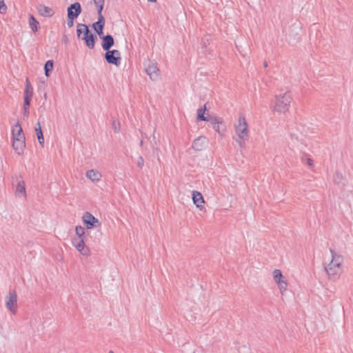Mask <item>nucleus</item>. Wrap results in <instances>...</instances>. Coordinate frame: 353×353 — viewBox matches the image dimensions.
<instances>
[{"label":"nucleus","instance_id":"ea45409f","mask_svg":"<svg viewBox=\"0 0 353 353\" xmlns=\"http://www.w3.org/2000/svg\"><path fill=\"white\" fill-rule=\"evenodd\" d=\"M150 2H155L157 0H148Z\"/></svg>","mask_w":353,"mask_h":353},{"label":"nucleus","instance_id":"7c9ffc66","mask_svg":"<svg viewBox=\"0 0 353 353\" xmlns=\"http://www.w3.org/2000/svg\"><path fill=\"white\" fill-rule=\"evenodd\" d=\"M7 10V6L4 3V0H0V13L3 14Z\"/></svg>","mask_w":353,"mask_h":353},{"label":"nucleus","instance_id":"9d476101","mask_svg":"<svg viewBox=\"0 0 353 353\" xmlns=\"http://www.w3.org/2000/svg\"><path fill=\"white\" fill-rule=\"evenodd\" d=\"M17 296L15 291H10L6 296V307L13 314L17 311Z\"/></svg>","mask_w":353,"mask_h":353},{"label":"nucleus","instance_id":"58836bf2","mask_svg":"<svg viewBox=\"0 0 353 353\" xmlns=\"http://www.w3.org/2000/svg\"><path fill=\"white\" fill-rule=\"evenodd\" d=\"M263 65H264V67H268V63L266 61H265L263 63Z\"/></svg>","mask_w":353,"mask_h":353},{"label":"nucleus","instance_id":"5701e85b","mask_svg":"<svg viewBox=\"0 0 353 353\" xmlns=\"http://www.w3.org/2000/svg\"><path fill=\"white\" fill-rule=\"evenodd\" d=\"M205 110H206V105H204L203 108H201L197 110L196 119L198 121H207L208 115L207 116L205 115Z\"/></svg>","mask_w":353,"mask_h":353},{"label":"nucleus","instance_id":"393cba45","mask_svg":"<svg viewBox=\"0 0 353 353\" xmlns=\"http://www.w3.org/2000/svg\"><path fill=\"white\" fill-rule=\"evenodd\" d=\"M53 65H54V63H53L52 60H48L46 61L45 66H44V70H45V74L47 77L50 76V72L52 70Z\"/></svg>","mask_w":353,"mask_h":353},{"label":"nucleus","instance_id":"c756f323","mask_svg":"<svg viewBox=\"0 0 353 353\" xmlns=\"http://www.w3.org/2000/svg\"><path fill=\"white\" fill-rule=\"evenodd\" d=\"M11 132H23L22 127L18 121L12 126Z\"/></svg>","mask_w":353,"mask_h":353},{"label":"nucleus","instance_id":"c9c22d12","mask_svg":"<svg viewBox=\"0 0 353 353\" xmlns=\"http://www.w3.org/2000/svg\"><path fill=\"white\" fill-rule=\"evenodd\" d=\"M112 125H113L114 131H117V123L115 121H114ZM117 125H119V123H118Z\"/></svg>","mask_w":353,"mask_h":353},{"label":"nucleus","instance_id":"72a5a7b5","mask_svg":"<svg viewBox=\"0 0 353 353\" xmlns=\"http://www.w3.org/2000/svg\"><path fill=\"white\" fill-rule=\"evenodd\" d=\"M137 165L139 168H142L144 165V159L142 157H139L137 159Z\"/></svg>","mask_w":353,"mask_h":353},{"label":"nucleus","instance_id":"423d86ee","mask_svg":"<svg viewBox=\"0 0 353 353\" xmlns=\"http://www.w3.org/2000/svg\"><path fill=\"white\" fill-rule=\"evenodd\" d=\"M12 147L18 154L23 153L26 147L25 134H12Z\"/></svg>","mask_w":353,"mask_h":353},{"label":"nucleus","instance_id":"2eb2a0df","mask_svg":"<svg viewBox=\"0 0 353 353\" xmlns=\"http://www.w3.org/2000/svg\"><path fill=\"white\" fill-rule=\"evenodd\" d=\"M192 201L196 206L202 210L204 208V199L201 192L194 190L192 191Z\"/></svg>","mask_w":353,"mask_h":353},{"label":"nucleus","instance_id":"f03ea898","mask_svg":"<svg viewBox=\"0 0 353 353\" xmlns=\"http://www.w3.org/2000/svg\"><path fill=\"white\" fill-rule=\"evenodd\" d=\"M292 101V97L290 91L277 93L272 101L271 109L273 112L285 114L288 112Z\"/></svg>","mask_w":353,"mask_h":353},{"label":"nucleus","instance_id":"aec40b11","mask_svg":"<svg viewBox=\"0 0 353 353\" xmlns=\"http://www.w3.org/2000/svg\"><path fill=\"white\" fill-rule=\"evenodd\" d=\"M25 182L20 181L18 182L16 188V195L19 197H26V187Z\"/></svg>","mask_w":353,"mask_h":353},{"label":"nucleus","instance_id":"1a4fd4ad","mask_svg":"<svg viewBox=\"0 0 353 353\" xmlns=\"http://www.w3.org/2000/svg\"><path fill=\"white\" fill-rule=\"evenodd\" d=\"M104 57L106 61L110 64H114L118 66L121 63V53L117 50H107Z\"/></svg>","mask_w":353,"mask_h":353},{"label":"nucleus","instance_id":"a878e982","mask_svg":"<svg viewBox=\"0 0 353 353\" xmlns=\"http://www.w3.org/2000/svg\"><path fill=\"white\" fill-rule=\"evenodd\" d=\"M75 233L77 234L76 238L84 239V236L85 234V228L81 225L76 226Z\"/></svg>","mask_w":353,"mask_h":353},{"label":"nucleus","instance_id":"9b49d317","mask_svg":"<svg viewBox=\"0 0 353 353\" xmlns=\"http://www.w3.org/2000/svg\"><path fill=\"white\" fill-rule=\"evenodd\" d=\"M82 220L87 229H92L94 227L100 225L99 220L88 212L83 214Z\"/></svg>","mask_w":353,"mask_h":353},{"label":"nucleus","instance_id":"cd10ccee","mask_svg":"<svg viewBox=\"0 0 353 353\" xmlns=\"http://www.w3.org/2000/svg\"><path fill=\"white\" fill-rule=\"evenodd\" d=\"M94 3L97 8V14H102V10L103 9V6L105 3V0H93Z\"/></svg>","mask_w":353,"mask_h":353},{"label":"nucleus","instance_id":"0eeeda50","mask_svg":"<svg viewBox=\"0 0 353 353\" xmlns=\"http://www.w3.org/2000/svg\"><path fill=\"white\" fill-rule=\"evenodd\" d=\"M207 121L209 122L212 129L216 132H220V131H225L226 130L223 120L221 117L208 114Z\"/></svg>","mask_w":353,"mask_h":353},{"label":"nucleus","instance_id":"bb28decb","mask_svg":"<svg viewBox=\"0 0 353 353\" xmlns=\"http://www.w3.org/2000/svg\"><path fill=\"white\" fill-rule=\"evenodd\" d=\"M301 159L303 163H307L310 168L314 167V161L311 158L308 157L307 154H303L301 156Z\"/></svg>","mask_w":353,"mask_h":353},{"label":"nucleus","instance_id":"4be33fe9","mask_svg":"<svg viewBox=\"0 0 353 353\" xmlns=\"http://www.w3.org/2000/svg\"><path fill=\"white\" fill-rule=\"evenodd\" d=\"M233 139L238 143L240 147H243L244 142L248 140V134H236Z\"/></svg>","mask_w":353,"mask_h":353},{"label":"nucleus","instance_id":"6ab92c4d","mask_svg":"<svg viewBox=\"0 0 353 353\" xmlns=\"http://www.w3.org/2000/svg\"><path fill=\"white\" fill-rule=\"evenodd\" d=\"M38 11L41 16L46 17H51L54 14V11L52 10V9L51 8L43 6V5H40L38 7Z\"/></svg>","mask_w":353,"mask_h":353},{"label":"nucleus","instance_id":"39448f33","mask_svg":"<svg viewBox=\"0 0 353 353\" xmlns=\"http://www.w3.org/2000/svg\"><path fill=\"white\" fill-rule=\"evenodd\" d=\"M33 96V87L28 79L26 80V88L24 90L23 115L27 116L29 113V107Z\"/></svg>","mask_w":353,"mask_h":353},{"label":"nucleus","instance_id":"f8f14e48","mask_svg":"<svg viewBox=\"0 0 353 353\" xmlns=\"http://www.w3.org/2000/svg\"><path fill=\"white\" fill-rule=\"evenodd\" d=\"M145 72L152 81H157L159 79L160 72L158 67L154 63H149L145 68Z\"/></svg>","mask_w":353,"mask_h":353},{"label":"nucleus","instance_id":"f3484780","mask_svg":"<svg viewBox=\"0 0 353 353\" xmlns=\"http://www.w3.org/2000/svg\"><path fill=\"white\" fill-rule=\"evenodd\" d=\"M101 38L102 39L101 46L104 50H109L114 46V41L112 35L107 34Z\"/></svg>","mask_w":353,"mask_h":353},{"label":"nucleus","instance_id":"a19ab883","mask_svg":"<svg viewBox=\"0 0 353 353\" xmlns=\"http://www.w3.org/2000/svg\"><path fill=\"white\" fill-rule=\"evenodd\" d=\"M108 353H114L113 351L110 350L108 352Z\"/></svg>","mask_w":353,"mask_h":353},{"label":"nucleus","instance_id":"b1692460","mask_svg":"<svg viewBox=\"0 0 353 353\" xmlns=\"http://www.w3.org/2000/svg\"><path fill=\"white\" fill-rule=\"evenodd\" d=\"M29 25L32 30L34 32L38 30L39 27V23L32 15L30 16Z\"/></svg>","mask_w":353,"mask_h":353},{"label":"nucleus","instance_id":"412c9836","mask_svg":"<svg viewBox=\"0 0 353 353\" xmlns=\"http://www.w3.org/2000/svg\"><path fill=\"white\" fill-rule=\"evenodd\" d=\"M70 10L73 14H76L75 13L77 12V13H78V16H79L81 12V7L80 3L78 2H76V3L71 4L68 8V17H69Z\"/></svg>","mask_w":353,"mask_h":353},{"label":"nucleus","instance_id":"20e7f679","mask_svg":"<svg viewBox=\"0 0 353 353\" xmlns=\"http://www.w3.org/2000/svg\"><path fill=\"white\" fill-rule=\"evenodd\" d=\"M274 281L277 285L281 294H283L288 289V283L286 278L283 275L281 271L279 269H274L272 271Z\"/></svg>","mask_w":353,"mask_h":353},{"label":"nucleus","instance_id":"c85d7f7f","mask_svg":"<svg viewBox=\"0 0 353 353\" xmlns=\"http://www.w3.org/2000/svg\"><path fill=\"white\" fill-rule=\"evenodd\" d=\"M76 14H73L72 12L69 11V17L67 21V26L68 28H72L74 26V19L78 17V13H75Z\"/></svg>","mask_w":353,"mask_h":353},{"label":"nucleus","instance_id":"6e6552de","mask_svg":"<svg viewBox=\"0 0 353 353\" xmlns=\"http://www.w3.org/2000/svg\"><path fill=\"white\" fill-rule=\"evenodd\" d=\"M72 244L81 254L83 256H89L90 254V249L85 245L84 239L73 238Z\"/></svg>","mask_w":353,"mask_h":353},{"label":"nucleus","instance_id":"2f4dec72","mask_svg":"<svg viewBox=\"0 0 353 353\" xmlns=\"http://www.w3.org/2000/svg\"><path fill=\"white\" fill-rule=\"evenodd\" d=\"M343 179V175L341 173H336L334 176V181L335 183H340Z\"/></svg>","mask_w":353,"mask_h":353},{"label":"nucleus","instance_id":"f704fd0d","mask_svg":"<svg viewBox=\"0 0 353 353\" xmlns=\"http://www.w3.org/2000/svg\"><path fill=\"white\" fill-rule=\"evenodd\" d=\"M34 132H42L41 124L38 122L34 126Z\"/></svg>","mask_w":353,"mask_h":353},{"label":"nucleus","instance_id":"4c0bfd02","mask_svg":"<svg viewBox=\"0 0 353 353\" xmlns=\"http://www.w3.org/2000/svg\"><path fill=\"white\" fill-rule=\"evenodd\" d=\"M292 140H294V139H296H296H297V137H295V136H294V135H292Z\"/></svg>","mask_w":353,"mask_h":353},{"label":"nucleus","instance_id":"473e14b6","mask_svg":"<svg viewBox=\"0 0 353 353\" xmlns=\"http://www.w3.org/2000/svg\"><path fill=\"white\" fill-rule=\"evenodd\" d=\"M37 134V139H38L39 143L41 144V145L42 147H43V144H44L43 134Z\"/></svg>","mask_w":353,"mask_h":353},{"label":"nucleus","instance_id":"f257e3e1","mask_svg":"<svg viewBox=\"0 0 353 353\" xmlns=\"http://www.w3.org/2000/svg\"><path fill=\"white\" fill-rule=\"evenodd\" d=\"M330 259L323 263V269L328 280L336 281L343 271L344 259L341 254L333 249H330Z\"/></svg>","mask_w":353,"mask_h":353},{"label":"nucleus","instance_id":"dca6fc26","mask_svg":"<svg viewBox=\"0 0 353 353\" xmlns=\"http://www.w3.org/2000/svg\"><path fill=\"white\" fill-rule=\"evenodd\" d=\"M207 144L208 139L205 136H200L194 140L192 148L196 150H201Z\"/></svg>","mask_w":353,"mask_h":353},{"label":"nucleus","instance_id":"e433bc0d","mask_svg":"<svg viewBox=\"0 0 353 353\" xmlns=\"http://www.w3.org/2000/svg\"><path fill=\"white\" fill-rule=\"evenodd\" d=\"M202 47L203 48H206L207 47V43L205 41H202Z\"/></svg>","mask_w":353,"mask_h":353},{"label":"nucleus","instance_id":"ddd939ff","mask_svg":"<svg viewBox=\"0 0 353 353\" xmlns=\"http://www.w3.org/2000/svg\"><path fill=\"white\" fill-rule=\"evenodd\" d=\"M236 132H246L248 130V123L243 114H241L239 117V119L236 123L234 125Z\"/></svg>","mask_w":353,"mask_h":353},{"label":"nucleus","instance_id":"4468645a","mask_svg":"<svg viewBox=\"0 0 353 353\" xmlns=\"http://www.w3.org/2000/svg\"><path fill=\"white\" fill-rule=\"evenodd\" d=\"M105 25V19L102 14H98V21L93 23L92 26L98 35L101 37L103 32V27Z\"/></svg>","mask_w":353,"mask_h":353},{"label":"nucleus","instance_id":"7ed1b4c3","mask_svg":"<svg viewBox=\"0 0 353 353\" xmlns=\"http://www.w3.org/2000/svg\"><path fill=\"white\" fill-rule=\"evenodd\" d=\"M77 28V37L80 38L81 34H83L81 39L85 41V45L89 49H93L95 46L96 36L90 32L85 24L78 23Z\"/></svg>","mask_w":353,"mask_h":353},{"label":"nucleus","instance_id":"a211bd4d","mask_svg":"<svg viewBox=\"0 0 353 353\" xmlns=\"http://www.w3.org/2000/svg\"><path fill=\"white\" fill-rule=\"evenodd\" d=\"M85 176L88 179L91 180L93 183L99 182L102 177V174L100 172L91 169L86 172Z\"/></svg>","mask_w":353,"mask_h":353}]
</instances>
